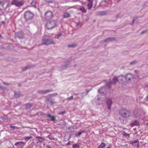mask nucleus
Returning <instances> with one entry per match:
<instances>
[{
    "mask_svg": "<svg viewBox=\"0 0 148 148\" xmlns=\"http://www.w3.org/2000/svg\"><path fill=\"white\" fill-rule=\"evenodd\" d=\"M42 42L41 45H48L51 44H53L52 39L49 36H45L42 40Z\"/></svg>",
    "mask_w": 148,
    "mask_h": 148,
    "instance_id": "nucleus-1",
    "label": "nucleus"
},
{
    "mask_svg": "<svg viewBox=\"0 0 148 148\" xmlns=\"http://www.w3.org/2000/svg\"><path fill=\"white\" fill-rule=\"evenodd\" d=\"M56 25L55 22L53 20L48 21L46 25V27L47 29H51L54 27L56 26Z\"/></svg>",
    "mask_w": 148,
    "mask_h": 148,
    "instance_id": "nucleus-2",
    "label": "nucleus"
},
{
    "mask_svg": "<svg viewBox=\"0 0 148 148\" xmlns=\"http://www.w3.org/2000/svg\"><path fill=\"white\" fill-rule=\"evenodd\" d=\"M119 113L122 116L125 118L128 117L130 115L129 111L124 109L121 110Z\"/></svg>",
    "mask_w": 148,
    "mask_h": 148,
    "instance_id": "nucleus-3",
    "label": "nucleus"
},
{
    "mask_svg": "<svg viewBox=\"0 0 148 148\" xmlns=\"http://www.w3.org/2000/svg\"><path fill=\"white\" fill-rule=\"evenodd\" d=\"M34 16L32 13L29 11L26 12L24 14V17L26 20H29L32 19Z\"/></svg>",
    "mask_w": 148,
    "mask_h": 148,
    "instance_id": "nucleus-4",
    "label": "nucleus"
},
{
    "mask_svg": "<svg viewBox=\"0 0 148 148\" xmlns=\"http://www.w3.org/2000/svg\"><path fill=\"white\" fill-rule=\"evenodd\" d=\"M130 76H131V75L130 74H128L127 75L126 77H123L122 76H120L118 77V81L120 83H123L124 80L125 79H128L129 80H130L131 78L129 77Z\"/></svg>",
    "mask_w": 148,
    "mask_h": 148,
    "instance_id": "nucleus-5",
    "label": "nucleus"
},
{
    "mask_svg": "<svg viewBox=\"0 0 148 148\" xmlns=\"http://www.w3.org/2000/svg\"><path fill=\"white\" fill-rule=\"evenodd\" d=\"M11 4L16 6H21L23 5V2L22 1H19L17 0H13L11 2Z\"/></svg>",
    "mask_w": 148,
    "mask_h": 148,
    "instance_id": "nucleus-6",
    "label": "nucleus"
},
{
    "mask_svg": "<svg viewBox=\"0 0 148 148\" xmlns=\"http://www.w3.org/2000/svg\"><path fill=\"white\" fill-rule=\"evenodd\" d=\"M45 18L46 19H49L52 18L53 16V14L52 12L50 11H47L45 14Z\"/></svg>",
    "mask_w": 148,
    "mask_h": 148,
    "instance_id": "nucleus-7",
    "label": "nucleus"
},
{
    "mask_svg": "<svg viewBox=\"0 0 148 148\" xmlns=\"http://www.w3.org/2000/svg\"><path fill=\"white\" fill-rule=\"evenodd\" d=\"M25 143L22 142L16 143L15 145L16 146V148H23L25 145Z\"/></svg>",
    "mask_w": 148,
    "mask_h": 148,
    "instance_id": "nucleus-8",
    "label": "nucleus"
},
{
    "mask_svg": "<svg viewBox=\"0 0 148 148\" xmlns=\"http://www.w3.org/2000/svg\"><path fill=\"white\" fill-rule=\"evenodd\" d=\"M52 91V89H48L46 90H39L38 91V92L40 94H45L51 92Z\"/></svg>",
    "mask_w": 148,
    "mask_h": 148,
    "instance_id": "nucleus-9",
    "label": "nucleus"
},
{
    "mask_svg": "<svg viewBox=\"0 0 148 148\" xmlns=\"http://www.w3.org/2000/svg\"><path fill=\"white\" fill-rule=\"evenodd\" d=\"M88 3L87 5V6L88 9H90L92 7L93 5V1L91 0H87Z\"/></svg>",
    "mask_w": 148,
    "mask_h": 148,
    "instance_id": "nucleus-10",
    "label": "nucleus"
},
{
    "mask_svg": "<svg viewBox=\"0 0 148 148\" xmlns=\"http://www.w3.org/2000/svg\"><path fill=\"white\" fill-rule=\"evenodd\" d=\"M112 103V101L110 99H107L106 103L108 105V108L109 109H110Z\"/></svg>",
    "mask_w": 148,
    "mask_h": 148,
    "instance_id": "nucleus-11",
    "label": "nucleus"
},
{
    "mask_svg": "<svg viewBox=\"0 0 148 148\" xmlns=\"http://www.w3.org/2000/svg\"><path fill=\"white\" fill-rule=\"evenodd\" d=\"M47 116L48 117H49V118H51V119H48V120L52 121H55L56 120L55 117L53 116H52L50 114H47Z\"/></svg>",
    "mask_w": 148,
    "mask_h": 148,
    "instance_id": "nucleus-12",
    "label": "nucleus"
},
{
    "mask_svg": "<svg viewBox=\"0 0 148 148\" xmlns=\"http://www.w3.org/2000/svg\"><path fill=\"white\" fill-rule=\"evenodd\" d=\"M133 115L135 117H138L139 116L140 114L137 110H135L134 111Z\"/></svg>",
    "mask_w": 148,
    "mask_h": 148,
    "instance_id": "nucleus-13",
    "label": "nucleus"
},
{
    "mask_svg": "<svg viewBox=\"0 0 148 148\" xmlns=\"http://www.w3.org/2000/svg\"><path fill=\"white\" fill-rule=\"evenodd\" d=\"M78 10L81 11L83 13H85L86 12V9L83 7H80L79 8H78Z\"/></svg>",
    "mask_w": 148,
    "mask_h": 148,
    "instance_id": "nucleus-14",
    "label": "nucleus"
},
{
    "mask_svg": "<svg viewBox=\"0 0 148 148\" xmlns=\"http://www.w3.org/2000/svg\"><path fill=\"white\" fill-rule=\"evenodd\" d=\"M118 81V79L117 77H114L112 81L111 82V84H114Z\"/></svg>",
    "mask_w": 148,
    "mask_h": 148,
    "instance_id": "nucleus-15",
    "label": "nucleus"
},
{
    "mask_svg": "<svg viewBox=\"0 0 148 148\" xmlns=\"http://www.w3.org/2000/svg\"><path fill=\"white\" fill-rule=\"evenodd\" d=\"M32 106L31 103H27L25 105V108L26 110H28Z\"/></svg>",
    "mask_w": 148,
    "mask_h": 148,
    "instance_id": "nucleus-16",
    "label": "nucleus"
},
{
    "mask_svg": "<svg viewBox=\"0 0 148 148\" xmlns=\"http://www.w3.org/2000/svg\"><path fill=\"white\" fill-rule=\"evenodd\" d=\"M63 17L64 18H68L70 17V14L68 12H66L64 13V15H63Z\"/></svg>",
    "mask_w": 148,
    "mask_h": 148,
    "instance_id": "nucleus-17",
    "label": "nucleus"
},
{
    "mask_svg": "<svg viewBox=\"0 0 148 148\" xmlns=\"http://www.w3.org/2000/svg\"><path fill=\"white\" fill-rule=\"evenodd\" d=\"M16 36H17L19 38H22V34L21 32H19L17 33L16 34Z\"/></svg>",
    "mask_w": 148,
    "mask_h": 148,
    "instance_id": "nucleus-18",
    "label": "nucleus"
},
{
    "mask_svg": "<svg viewBox=\"0 0 148 148\" xmlns=\"http://www.w3.org/2000/svg\"><path fill=\"white\" fill-rule=\"evenodd\" d=\"M106 146V144L103 143H102L99 146V148H103Z\"/></svg>",
    "mask_w": 148,
    "mask_h": 148,
    "instance_id": "nucleus-19",
    "label": "nucleus"
},
{
    "mask_svg": "<svg viewBox=\"0 0 148 148\" xmlns=\"http://www.w3.org/2000/svg\"><path fill=\"white\" fill-rule=\"evenodd\" d=\"M123 135L125 137H127L128 138H129L130 137V135L129 134H127L125 132H123Z\"/></svg>",
    "mask_w": 148,
    "mask_h": 148,
    "instance_id": "nucleus-20",
    "label": "nucleus"
},
{
    "mask_svg": "<svg viewBox=\"0 0 148 148\" xmlns=\"http://www.w3.org/2000/svg\"><path fill=\"white\" fill-rule=\"evenodd\" d=\"M73 148H79V144L77 143L76 144L73 145Z\"/></svg>",
    "mask_w": 148,
    "mask_h": 148,
    "instance_id": "nucleus-21",
    "label": "nucleus"
},
{
    "mask_svg": "<svg viewBox=\"0 0 148 148\" xmlns=\"http://www.w3.org/2000/svg\"><path fill=\"white\" fill-rule=\"evenodd\" d=\"M32 138V137L31 136L25 137L24 138V139L25 140L28 141L29 140V139Z\"/></svg>",
    "mask_w": 148,
    "mask_h": 148,
    "instance_id": "nucleus-22",
    "label": "nucleus"
},
{
    "mask_svg": "<svg viewBox=\"0 0 148 148\" xmlns=\"http://www.w3.org/2000/svg\"><path fill=\"white\" fill-rule=\"evenodd\" d=\"M31 4L32 6H34L36 4V2L35 0H33Z\"/></svg>",
    "mask_w": 148,
    "mask_h": 148,
    "instance_id": "nucleus-23",
    "label": "nucleus"
},
{
    "mask_svg": "<svg viewBox=\"0 0 148 148\" xmlns=\"http://www.w3.org/2000/svg\"><path fill=\"white\" fill-rule=\"evenodd\" d=\"M53 0H45V1L49 3H52L53 2Z\"/></svg>",
    "mask_w": 148,
    "mask_h": 148,
    "instance_id": "nucleus-24",
    "label": "nucleus"
},
{
    "mask_svg": "<svg viewBox=\"0 0 148 148\" xmlns=\"http://www.w3.org/2000/svg\"><path fill=\"white\" fill-rule=\"evenodd\" d=\"M137 142H138V141L137 140H135V141H132L130 142V144L131 145H133L134 143H136Z\"/></svg>",
    "mask_w": 148,
    "mask_h": 148,
    "instance_id": "nucleus-25",
    "label": "nucleus"
},
{
    "mask_svg": "<svg viewBox=\"0 0 148 148\" xmlns=\"http://www.w3.org/2000/svg\"><path fill=\"white\" fill-rule=\"evenodd\" d=\"M84 132V131H83L82 132H79L78 133L77 135H75V136H77H77H80L81 134H82L83 132Z\"/></svg>",
    "mask_w": 148,
    "mask_h": 148,
    "instance_id": "nucleus-26",
    "label": "nucleus"
},
{
    "mask_svg": "<svg viewBox=\"0 0 148 148\" xmlns=\"http://www.w3.org/2000/svg\"><path fill=\"white\" fill-rule=\"evenodd\" d=\"M10 127L11 128H12L13 130H14L15 128H17V129L18 128L17 127L14 126H10Z\"/></svg>",
    "mask_w": 148,
    "mask_h": 148,
    "instance_id": "nucleus-27",
    "label": "nucleus"
},
{
    "mask_svg": "<svg viewBox=\"0 0 148 148\" xmlns=\"http://www.w3.org/2000/svg\"><path fill=\"white\" fill-rule=\"evenodd\" d=\"M65 113V111H62L61 112H59L58 113V114H64Z\"/></svg>",
    "mask_w": 148,
    "mask_h": 148,
    "instance_id": "nucleus-28",
    "label": "nucleus"
},
{
    "mask_svg": "<svg viewBox=\"0 0 148 148\" xmlns=\"http://www.w3.org/2000/svg\"><path fill=\"white\" fill-rule=\"evenodd\" d=\"M75 46L74 45H69L68 46V47H75Z\"/></svg>",
    "mask_w": 148,
    "mask_h": 148,
    "instance_id": "nucleus-29",
    "label": "nucleus"
},
{
    "mask_svg": "<svg viewBox=\"0 0 148 148\" xmlns=\"http://www.w3.org/2000/svg\"><path fill=\"white\" fill-rule=\"evenodd\" d=\"M27 69V67H25V68H23L22 70L23 71H25V70H26Z\"/></svg>",
    "mask_w": 148,
    "mask_h": 148,
    "instance_id": "nucleus-30",
    "label": "nucleus"
},
{
    "mask_svg": "<svg viewBox=\"0 0 148 148\" xmlns=\"http://www.w3.org/2000/svg\"><path fill=\"white\" fill-rule=\"evenodd\" d=\"M135 122H133V123H132L131 124V125H132V126H134V125H135Z\"/></svg>",
    "mask_w": 148,
    "mask_h": 148,
    "instance_id": "nucleus-31",
    "label": "nucleus"
},
{
    "mask_svg": "<svg viewBox=\"0 0 148 148\" xmlns=\"http://www.w3.org/2000/svg\"><path fill=\"white\" fill-rule=\"evenodd\" d=\"M135 62L134 61H133V62H131V63H130V64H135Z\"/></svg>",
    "mask_w": 148,
    "mask_h": 148,
    "instance_id": "nucleus-32",
    "label": "nucleus"
},
{
    "mask_svg": "<svg viewBox=\"0 0 148 148\" xmlns=\"http://www.w3.org/2000/svg\"><path fill=\"white\" fill-rule=\"evenodd\" d=\"M69 99H70V100H71L73 99V96H71V97L68 98Z\"/></svg>",
    "mask_w": 148,
    "mask_h": 148,
    "instance_id": "nucleus-33",
    "label": "nucleus"
},
{
    "mask_svg": "<svg viewBox=\"0 0 148 148\" xmlns=\"http://www.w3.org/2000/svg\"><path fill=\"white\" fill-rule=\"evenodd\" d=\"M46 147L48 148H51V146L49 145H47L46 146Z\"/></svg>",
    "mask_w": 148,
    "mask_h": 148,
    "instance_id": "nucleus-34",
    "label": "nucleus"
},
{
    "mask_svg": "<svg viewBox=\"0 0 148 148\" xmlns=\"http://www.w3.org/2000/svg\"><path fill=\"white\" fill-rule=\"evenodd\" d=\"M147 31H143L141 32V34H142L143 33H144L145 32H147Z\"/></svg>",
    "mask_w": 148,
    "mask_h": 148,
    "instance_id": "nucleus-35",
    "label": "nucleus"
},
{
    "mask_svg": "<svg viewBox=\"0 0 148 148\" xmlns=\"http://www.w3.org/2000/svg\"><path fill=\"white\" fill-rule=\"evenodd\" d=\"M38 140V141H39V142H41V143H42L43 142V141L41 140H38V139H37Z\"/></svg>",
    "mask_w": 148,
    "mask_h": 148,
    "instance_id": "nucleus-36",
    "label": "nucleus"
},
{
    "mask_svg": "<svg viewBox=\"0 0 148 148\" xmlns=\"http://www.w3.org/2000/svg\"><path fill=\"white\" fill-rule=\"evenodd\" d=\"M36 138H39V139H42V138H41L40 137H38V136L36 137Z\"/></svg>",
    "mask_w": 148,
    "mask_h": 148,
    "instance_id": "nucleus-37",
    "label": "nucleus"
},
{
    "mask_svg": "<svg viewBox=\"0 0 148 148\" xmlns=\"http://www.w3.org/2000/svg\"><path fill=\"white\" fill-rule=\"evenodd\" d=\"M70 141L69 142H68L66 144V145H70Z\"/></svg>",
    "mask_w": 148,
    "mask_h": 148,
    "instance_id": "nucleus-38",
    "label": "nucleus"
},
{
    "mask_svg": "<svg viewBox=\"0 0 148 148\" xmlns=\"http://www.w3.org/2000/svg\"><path fill=\"white\" fill-rule=\"evenodd\" d=\"M15 96L16 97H19L20 96L19 95H18V96H17L16 95H15Z\"/></svg>",
    "mask_w": 148,
    "mask_h": 148,
    "instance_id": "nucleus-39",
    "label": "nucleus"
},
{
    "mask_svg": "<svg viewBox=\"0 0 148 148\" xmlns=\"http://www.w3.org/2000/svg\"><path fill=\"white\" fill-rule=\"evenodd\" d=\"M100 89H99V91H100Z\"/></svg>",
    "mask_w": 148,
    "mask_h": 148,
    "instance_id": "nucleus-40",
    "label": "nucleus"
},
{
    "mask_svg": "<svg viewBox=\"0 0 148 148\" xmlns=\"http://www.w3.org/2000/svg\"><path fill=\"white\" fill-rule=\"evenodd\" d=\"M1 3V2L0 1V3Z\"/></svg>",
    "mask_w": 148,
    "mask_h": 148,
    "instance_id": "nucleus-41",
    "label": "nucleus"
},
{
    "mask_svg": "<svg viewBox=\"0 0 148 148\" xmlns=\"http://www.w3.org/2000/svg\"><path fill=\"white\" fill-rule=\"evenodd\" d=\"M148 123H147V125H148Z\"/></svg>",
    "mask_w": 148,
    "mask_h": 148,
    "instance_id": "nucleus-42",
    "label": "nucleus"
}]
</instances>
